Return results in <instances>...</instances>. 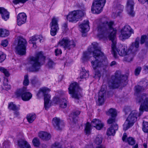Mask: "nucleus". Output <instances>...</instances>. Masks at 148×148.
I'll return each mask as SVG.
<instances>
[{"label":"nucleus","mask_w":148,"mask_h":148,"mask_svg":"<svg viewBox=\"0 0 148 148\" xmlns=\"http://www.w3.org/2000/svg\"><path fill=\"white\" fill-rule=\"evenodd\" d=\"M96 23L98 36L100 38H108L111 41L112 53L114 57L117 58V52L121 56L126 55L127 49L125 47H122L118 49L116 48V30L113 27L114 22L109 21L107 18L103 17L97 20Z\"/></svg>","instance_id":"nucleus-1"},{"label":"nucleus","mask_w":148,"mask_h":148,"mask_svg":"<svg viewBox=\"0 0 148 148\" xmlns=\"http://www.w3.org/2000/svg\"><path fill=\"white\" fill-rule=\"evenodd\" d=\"M92 47L89 48L87 51L84 52L82 60L83 62L87 61L92 53L93 57L95 59L94 61L91 62V65L94 70L103 67L107 65L108 62L106 58L103 53L101 52L96 42L92 43Z\"/></svg>","instance_id":"nucleus-2"},{"label":"nucleus","mask_w":148,"mask_h":148,"mask_svg":"<svg viewBox=\"0 0 148 148\" xmlns=\"http://www.w3.org/2000/svg\"><path fill=\"white\" fill-rule=\"evenodd\" d=\"M128 76L126 75L122 74L121 71H117L112 75L108 81V86L110 88L114 89L120 86H123L127 83Z\"/></svg>","instance_id":"nucleus-3"},{"label":"nucleus","mask_w":148,"mask_h":148,"mask_svg":"<svg viewBox=\"0 0 148 148\" xmlns=\"http://www.w3.org/2000/svg\"><path fill=\"white\" fill-rule=\"evenodd\" d=\"M45 57L41 52L37 53L36 56L30 57L29 63L31 66L28 68V71L31 72L39 71L41 66L45 63Z\"/></svg>","instance_id":"nucleus-4"},{"label":"nucleus","mask_w":148,"mask_h":148,"mask_svg":"<svg viewBox=\"0 0 148 148\" xmlns=\"http://www.w3.org/2000/svg\"><path fill=\"white\" fill-rule=\"evenodd\" d=\"M135 95L137 97L136 101L141 104L140 106L139 110L143 111V110L148 111V95L144 93L139 95L138 93L145 90L141 86H138L135 87Z\"/></svg>","instance_id":"nucleus-5"},{"label":"nucleus","mask_w":148,"mask_h":148,"mask_svg":"<svg viewBox=\"0 0 148 148\" xmlns=\"http://www.w3.org/2000/svg\"><path fill=\"white\" fill-rule=\"evenodd\" d=\"M140 113H138L135 110L132 111L129 115L127 119L123 124V130L126 131L130 127L133 125L134 123L137 121L138 116H140L142 113L143 111H140Z\"/></svg>","instance_id":"nucleus-6"},{"label":"nucleus","mask_w":148,"mask_h":148,"mask_svg":"<svg viewBox=\"0 0 148 148\" xmlns=\"http://www.w3.org/2000/svg\"><path fill=\"white\" fill-rule=\"evenodd\" d=\"M84 15V12L81 10L73 11L70 12L67 16V20L70 22L78 21Z\"/></svg>","instance_id":"nucleus-7"},{"label":"nucleus","mask_w":148,"mask_h":148,"mask_svg":"<svg viewBox=\"0 0 148 148\" xmlns=\"http://www.w3.org/2000/svg\"><path fill=\"white\" fill-rule=\"evenodd\" d=\"M27 45L26 40L22 37H19L18 39V44L15 47L16 52L20 55H24L26 54V48Z\"/></svg>","instance_id":"nucleus-8"},{"label":"nucleus","mask_w":148,"mask_h":148,"mask_svg":"<svg viewBox=\"0 0 148 148\" xmlns=\"http://www.w3.org/2000/svg\"><path fill=\"white\" fill-rule=\"evenodd\" d=\"M91 125L95 127L97 130H99L103 127L104 124L101 121L97 119H93L91 123V124H90L89 122H87L85 129V132L86 134H90Z\"/></svg>","instance_id":"nucleus-9"},{"label":"nucleus","mask_w":148,"mask_h":148,"mask_svg":"<svg viewBox=\"0 0 148 148\" xmlns=\"http://www.w3.org/2000/svg\"><path fill=\"white\" fill-rule=\"evenodd\" d=\"M106 2V0H95L93 2L91 8L92 12L94 14H97L100 13Z\"/></svg>","instance_id":"nucleus-10"},{"label":"nucleus","mask_w":148,"mask_h":148,"mask_svg":"<svg viewBox=\"0 0 148 148\" xmlns=\"http://www.w3.org/2000/svg\"><path fill=\"white\" fill-rule=\"evenodd\" d=\"M26 87L18 89L15 92V95L17 97H21L22 100L24 101L29 100L32 97V94L26 91Z\"/></svg>","instance_id":"nucleus-11"},{"label":"nucleus","mask_w":148,"mask_h":148,"mask_svg":"<svg viewBox=\"0 0 148 148\" xmlns=\"http://www.w3.org/2000/svg\"><path fill=\"white\" fill-rule=\"evenodd\" d=\"M75 45V43L73 40H70L66 38H63L60 40L58 45V46L63 47L65 49H67L69 50L74 48Z\"/></svg>","instance_id":"nucleus-12"},{"label":"nucleus","mask_w":148,"mask_h":148,"mask_svg":"<svg viewBox=\"0 0 148 148\" xmlns=\"http://www.w3.org/2000/svg\"><path fill=\"white\" fill-rule=\"evenodd\" d=\"M69 93L72 95V97L78 99L79 98V85L76 82L71 84L68 88Z\"/></svg>","instance_id":"nucleus-13"},{"label":"nucleus","mask_w":148,"mask_h":148,"mask_svg":"<svg viewBox=\"0 0 148 148\" xmlns=\"http://www.w3.org/2000/svg\"><path fill=\"white\" fill-rule=\"evenodd\" d=\"M121 33L123 39H126L130 36L133 31L130 26L126 25L121 30Z\"/></svg>","instance_id":"nucleus-14"},{"label":"nucleus","mask_w":148,"mask_h":148,"mask_svg":"<svg viewBox=\"0 0 148 148\" xmlns=\"http://www.w3.org/2000/svg\"><path fill=\"white\" fill-rule=\"evenodd\" d=\"M58 20L55 18H53L50 25L51 27L50 33L52 36H55L59 28L58 25Z\"/></svg>","instance_id":"nucleus-15"},{"label":"nucleus","mask_w":148,"mask_h":148,"mask_svg":"<svg viewBox=\"0 0 148 148\" xmlns=\"http://www.w3.org/2000/svg\"><path fill=\"white\" fill-rule=\"evenodd\" d=\"M52 123L54 127L58 130H61L64 127V123L59 118L55 117L53 119Z\"/></svg>","instance_id":"nucleus-16"},{"label":"nucleus","mask_w":148,"mask_h":148,"mask_svg":"<svg viewBox=\"0 0 148 148\" xmlns=\"http://www.w3.org/2000/svg\"><path fill=\"white\" fill-rule=\"evenodd\" d=\"M134 2L133 0H128L127 3V10L128 14L132 16H133L134 13L133 12Z\"/></svg>","instance_id":"nucleus-17"},{"label":"nucleus","mask_w":148,"mask_h":148,"mask_svg":"<svg viewBox=\"0 0 148 148\" xmlns=\"http://www.w3.org/2000/svg\"><path fill=\"white\" fill-rule=\"evenodd\" d=\"M106 95V91L102 88L99 91V93L98 99L97 101V103L99 106L101 105L104 103V97Z\"/></svg>","instance_id":"nucleus-18"},{"label":"nucleus","mask_w":148,"mask_h":148,"mask_svg":"<svg viewBox=\"0 0 148 148\" xmlns=\"http://www.w3.org/2000/svg\"><path fill=\"white\" fill-rule=\"evenodd\" d=\"M17 24L19 26L25 23L26 22L27 16L23 12L19 13L17 17Z\"/></svg>","instance_id":"nucleus-19"},{"label":"nucleus","mask_w":148,"mask_h":148,"mask_svg":"<svg viewBox=\"0 0 148 148\" xmlns=\"http://www.w3.org/2000/svg\"><path fill=\"white\" fill-rule=\"evenodd\" d=\"M53 101L56 103H59L60 106L62 108H64L66 107L67 105V101L65 98H63L60 100L57 97L54 98Z\"/></svg>","instance_id":"nucleus-20"},{"label":"nucleus","mask_w":148,"mask_h":148,"mask_svg":"<svg viewBox=\"0 0 148 148\" xmlns=\"http://www.w3.org/2000/svg\"><path fill=\"white\" fill-rule=\"evenodd\" d=\"M89 22L88 20H84L83 22L79 25L81 31L82 33H85L89 29Z\"/></svg>","instance_id":"nucleus-21"},{"label":"nucleus","mask_w":148,"mask_h":148,"mask_svg":"<svg viewBox=\"0 0 148 148\" xmlns=\"http://www.w3.org/2000/svg\"><path fill=\"white\" fill-rule=\"evenodd\" d=\"M39 137L43 140H48L50 139L51 135L49 133L45 132H42L39 133Z\"/></svg>","instance_id":"nucleus-22"},{"label":"nucleus","mask_w":148,"mask_h":148,"mask_svg":"<svg viewBox=\"0 0 148 148\" xmlns=\"http://www.w3.org/2000/svg\"><path fill=\"white\" fill-rule=\"evenodd\" d=\"M114 127L111 126L108 129L106 132L107 135L108 136H114L115 133V131L118 129V126L117 124H114Z\"/></svg>","instance_id":"nucleus-23"},{"label":"nucleus","mask_w":148,"mask_h":148,"mask_svg":"<svg viewBox=\"0 0 148 148\" xmlns=\"http://www.w3.org/2000/svg\"><path fill=\"white\" fill-rule=\"evenodd\" d=\"M0 13L3 19L7 21L9 17V13L3 7H0Z\"/></svg>","instance_id":"nucleus-24"},{"label":"nucleus","mask_w":148,"mask_h":148,"mask_svg":"<svg viewBox=\"0 0 148 148\" xmlns=\"http://www.w3.org/2000/svg\"><path fill=\"white\" fill-rule=\"evenodd\" d=\"M50 99V96L49 95H44V108L46 110H47L51 106V103H49Z\"/></svg>","instance_id":"nucleus-25"},{"label":"nucleus","mask_w":148,"mask_h":148,"mask_svg":"<svg viewBox=\"0 0 148 148\" xmlns=\"http://www.w3.org/2000/svg\"><path fill=\"white\" fill-rule=\"evenodd\" d=\"M18 144L21 148H31L27 141L23 139H21L18 142Z\"/></svg>","instance_id":"nucleus-26"},{"label":"nucleus","mask_w":148,"mask_h":148,"mask_svg":"<svg viewBox=\"0 0 148 148\" xmlns=\"http://www.w3.org/2000/svg\"><path fill=\"white\" fill-rule=\"evenodd\" d=\"M50 90V89L47 88L43 87L39 90L37 95L39 97L40 94L42 93V95H43L44 96L45 95H48V94H46L45 93L49 92Z\"/></svg>","instance_id":"nucleus-27"},{"label":"nucleus","mask_w":148,"mask_h":148,"mask_svg":"<svg viewBox=\"0 0 148 148\" xmlns=\"http://www.w3.org/2000/svg\"><path fill=\"white\" fill-rule=\"evenodd\" d=\"M82 71L80 73V78L81 79L86 78L89 76V71H86L84 68H82Z\"/></svg>","instance_id":"nucleus-28"},{"label":"nucleus","mask_w":148,"mask_h":148,"mask_svg":"<svg viewBox=\"0 0 148 148\" xmlns=\"http://www.w3.org/2000/svg\"><path fill=\"white\" fill-rule=\"evenodd\" d=\"M106 114L108 115H111L112 117H115L117 115L116 110L113 108L110 109L108 112H106Z\"/></svg>","instance_id":"nucleus-29"},{"label":"nucleus","mask_w":148,"mask_h":148,"mask_svg":"<svg viewBox=\"0 0 148 148\" xmlns=\"http://www.w3.org/2000/svg\"><path fill=\"white\" fill-rule=\"evenodd\" d=\"M9 35L8 31L4 29H0V36L5 37L8 36Z\"/></svg>","instance_id":"nucleus-30"},{"label":"nucleus","mask_w":148,"mask_h":148,"mask_svg":"<svg viewBox=\"0 0 148 148\" xmlns=\"http://www.w3.org/2000/svg\"><path fill=\"white\" fill-rule=\"evenodd\" d=\"M42 38V37L40 36L32 37L29 41V43H35L36 41L38 40H39V41L40 42Z\"/></svg>","instance_id":"nucleus-31"},{"label":"nucleus","mask_w":148,"mask_h":148,"mask_svg":"<svg viewBox=\"0 0 148 148\" xmlns=\"http://www.w3.org/2000/svg\"><path fill=\"white\" fill-rule=\"evenodd\" d=\"M125 56L124 58V61L129 62L132 60L134 57L132 53H131L128 54H127Z\"/></svg>","instance_id":"nucleus-32"},{"label":"nucleus","mask_w":148,"mask_h":148,"mask_svg":"<svg viewBox=\"0 0 148 148\" xmlns=\"http://www.w3.org/2000/svg\"><path fill=\"white\" fill-rule=\"evenodd\" d=\"M36 118V116L35 114H29L27 115V119L28 122L31 123L34 121Z\"/></svg>","instance_id":"nucleus-33"},{"label":"nucleus","mask_w":148,"mask_h":148,"mask_svg":"<svg viewBox=\"0 0 148 148\" xmlns=\"http://www.w3.org/2000/svg\"><path fill=\"white\" fill-rule=\"evenodd\" d=\"M3 88L8 90L11 88V86L8 84V80L6 79L4 80L3 83Z\"/></svg>","instance_id":"nucleus-34"},{"label":"nucleus","mask_w":148,"mask_h":148,"mask_svg":"<svg viewBox=\"0 0 148 148\" xmlns=\"http://www.w3.org/2000/svg\"><path fill=\"white\" fill-rule=\"evenodd\" d=\"M8 108L10 110L14 111L18 110L19 109L17 107L16 105L14 104L12 102H11L9 104Z\"/></svg>","instance_id":"nucleus-35"},{"label":"nucleus","mask_w":148,"mask_h":148,"mask_svg":"<svg viewBox=\"0 0 148 148\" xmlns=\"http://www.w3.org/2000/svg\"><path fill=\"white\" fill-rule=\"evenodd\" d=\"M102 137L101 135H98L95 140V143L97 145L100 144L102 142Z\"/></svg>","instance_id":"nucleus-36"},{"label":"nucleus","mask_w":148,"mask_h":148,"mask_svg":"<svg viewBox=\"0 0 148 148\" xmlns=\"http://www.w3.org/2000/svg\"><path fill=\"white\" fill-rule=\"evenodd\" d=\"M143 130L146 133L148 132V122L143 121Z\"/></svg>","instance_id":"nucleus-37"},{"label":"nucleus","mask_w":148,"mask_h":148,"mask_svg":"<svg viewBox=\"0 0 148 148\" xmlns=\"http://www.w3.org/2000/svg\"><path fill=\"white\" fill-rule=\"evenodd\" d=\"M116 119L114 118H110L107 121V123L108 124H112L111 126L114 127V124H116L115 123Z\"/></svg>","instance_id":"nucleus-38"},{"label":"nucleus","mask_w":148,"mask_h":148,"mask_svg":"<svg viewBox=\"0 0 148 148\" xmlns=\"http://www.w3.org/2000/svg\"><path fill=\"white\" fill-rule=\"evenodd\" d=\"M32 143L35 147H38L40 145V140L37 138H35L32 140Z\"/></svg>","instance_id":"nucleus-39"},{"label":"nucleus","mask_w":148,"mask_h":148,"mask_svg":"<svg viewBox=\"0 0 148 148\" xmlns=\"http://www.w3.org/2000/svg\"><path fill=\"white\" fill-rule=\"evenodd\" d=\"M127 141L129 145H132L135 144L136 142L134 139L131 137L128 138L127 139Z\"/></svg>","instance_id":"nucleus-40"},{"label":"nucleus","mask_w":148,"mask_h":148,"mask_svg":"<svg viewBox=\"0 0 148 148\" xmlns=\"http://www.w3.org/2000/svg\"><path fill=\"white\" fill-rule=\"evenodd\" d=\"M24 78V80L23 82V84L25 86H27L29 85V83L28 75H25Z\"/></svg>","instance_id":"nucleus-41"},{"label":"nucleus","mask_w":148,"mask_h":148,"mask_svg":"<svg viewBox=\"0 0 148 148\" xmlns=\"http://www.w3.org/2000/svg\"><path fill=\"white\" fill-rule=\"evenodd\" d=\"M54 64H55L53 61L49 59L46 66L49 68L51 69L53 68Z\"/></svg>","instance_id":"nucleus-42"},{"label":"nucleus","mask_w":148,"mask_h":148,"mask_svg":"<svg viewBox=\"0 0 148 148\" xmlns=\"http://www.w3.org/2000/svg\"><path fill=\"white\" fill-rule=\"evenodd\" d=\"M0 71L3 73L6 76L8 77L10 75L8 71L4 68L2 67H0Z\"/></svg>","instance_id":"nucleus-43"},{"label":"nucleus","mask_w":148,"mask_h":148,"mask_svg":"<svg viewBox=\"0 0 148 148\" xmlns=\"http://www.w3.org/2000/svg\"><path fill=\"white\" fill-rule=\"evenodd\" d=\"M101 74L99 71H97L95 72V75L93 76L94 78L97 79L99 80L101 77Z\"/></svg>","instance_id":"nucleus-44"},{"label":"nucleus","mask_w":148,"mask_h":148,"mask_svg":"<svg viewBox=\"0 0 148 148\" xmlns=\"http://www.w3.org/2000/svg\"><path fill=\"white\" fill-rule=\"evenodd\" d=\"M6 58V56L4 53L0 51V62L3 61Z\"/></svg>","instance_id":"nucleus-45"},{"label":"nucleus","mask_w":148,"mask_h":148,"mask_svg":"<svg viewBox=\"0 0 148 148\" xmlns=\"http://www.w3.org/2000/svg\"><path fill=\"white\" fill-rule=\"evenodd\" d=\"M141 70V68L140 66L137 67L135 70V74L136 75H138L139 73Z\"/></svg>","instance_id":"nucleus-46"},{"label":"nucleus","mask_w":148,"mask_h":148,"mask_svg":"<svg viewBox=\"0 0 148 148\" xmlns=\"http://www.w3.org/2000/svg\"><path fill=\"white\" fill-rule=\"evenodd\" d=\"M8 43V41L7 40L5 39L2 41L1 45L4 47H6Z\"/></svg>","instance_id":"nucleus-47"},{"label":"nucleus","mask_w":148,"mask_h":148,"mask_svg":"<svg viewBox=\"0 0 148 148\" xmlns=\"http://www.w3.org/2000/svg\"><path fill=\"white\" fill-rule=\"evenodd\" d=\"M147 36L146 35H143L142 36L140 40V43L141 44H143L145 43V39L147 38Z\"/></svg>","instance_id":"nucleus-48"},{"label":"nucleus","mask_w":148,"mask_h":148,"mask_svg":"<svg viewBox=\"0 0 148 148\" xmlns=\"http://www.w3.org/2000/svg\"><path fill=\"white\" fill-rule=\"evenodd\" d=\"M27 0H13V2L15 4H17L19 3H24Z\"/></svg>","instance_id":"nucleus-49"},{"label":"nucleus","mask_w":148,"mask_h":148,"mask_svg":"<svg viewBox=\"0 0 148 148\" xmlns=\"http://www.w3.org/2000/svg\"><path fill=\"white\" fill-rule=\"evenodd\" d=\"M139 40H136L134 44L132 43V45L134 46L136 48H138L139 47Z\"/></svg>","instance_id":"nucleus-50"},{"label":"nucleus","mask_w":148,"mask_h":148,"mask_svg":"<svg viewBox=\"0 0 148 148\" xmlns=\"http://www.w3.org/2000/svg\"><path fill=\"white\" fill-rule=\"evenodd\" d=\"M55 53L56 56H58L62 53V51L60 49H57L55 50Z\"/></svg>","instance_id":"nucleus-51"},{"label":"nucleus","mask_w":148,"mask_h":148,"mask_svg":"<svg viewBox=\"0 0 148 148\" xmlns=\"http://www.w3.org/2000/svg\"><path fill=\"white\" fill-rule=\"evenodd\" d=\"M80 113V112L79 110L75 111L73 112V114L74 115L77 116Z\"/></svg>","instance_id":"nucleus-52"},{"label":"nucleus","mask_w":148,"mask_h":148,"mask_svg":"<svg viewBox=\"0 0 148 148\" xmlns=\"http://www.w3.org/2000/svg\"><path fill=\"white\" fill-rule=\"evenodd\" d=\"M123 8V5L119 4H117L116 5V8L119 10H122Z\"/></svg>","instance_id":"nucleus-53"},{"label":"nucleus","mask_w":148,"mask_h":148,"mask_svg":"<svg viewBox=\"0 0 148 148\" xmlns=\"http://www.w3.org/2000/svg\"><path fill=\"white\" fill-rule=\"evenodd\" d=\"M143 85L141 86L143 88H144L145 89V88L147 87L148 85V83L147 82L145 81H144L143 82Z\"/></svg>","instance_id":"nucleus-54"},{"label":"nucleus","mask_w":148,"mask_h":148,"mask_svg":"<svg viewBox=\"0 0 148 148\" xmlns=\"http://www.w3.org/2000/svg\"><path fill=\"white\" fill-rule=\"evenodd\" d=\"M116 64V62L115 61H112L110 64V66H112Z\"/></svg>","instance_id":"nucleus-55"},{"label":"nucleus","mask_w":148,"mask_h":148,"mask_svg":"<svg viewBox=\"0 0 148 148\" xmlns=\"http://www.w3.org/2000/svg\"><path fill=\"white\" fill-rule=\"evenodd\" d=\"M127 137V135L126 133H124L123 136L122 138V140L123 141H124L125 140V139Z\"/></svg>","instance_id":"nucleus-56"},{"label":"nucleus","mask_w":148,"mask_h":148,"mask_svg":"<svg viewBox=\"0 0 148 148\" xmlns=\"http://www.w3.org/2000/svg\"><path fill=\"white\" fill-rule=\"evenodd\" d=\"M138 1L141 3H143L146 2H147V3L148 4V0H138Z\"/></svg>","instance_id":"nucleus-57"},{"label":"nucleus","mask_w":148,"mask_h":148,"mask_svg":"<svg viewBox=\"0 0 148 148\" xmlns=\"http://www.w3.org/2000/svg\"><path fill=\"white\" fill-rule=\"evenodd\" d=\"M96 148H105V147L103 145H101L100 146L97 147Z\"/></svg>","instance_id":"nucleus-58"},{"label":"nucleus","mask_w":148,"mask_h":148,"mask_svg":"<svg viewBox=\"0 0 148 148\" xmlns=\"http://www.w3.org/2000/svg\"><path fill=\"white\" fill-rule=\"evenodd\" d=\"M138 144H136L135 145L133 146L132 148H138Z\"/></svg>","instance_id":"nucleus-59"},{"label":"nucleus","mask_w":148,"mask_h":148,"mask_svg":"<svg viewBox=\"0 0 148 148\" xmlns=\"http://www.w3.org/2000/svg\"><path fill=\"white\" fill-rule=\"evenodd\" d=\"M144 69L145 70H148V66H144Z\"/></svg>","instance_id":"nucleus-60"},{"label":"nucleus","mask_w":148,"mask_h":148,"mask_svg":"<svg viewBox=\"0 0 148 148\" xmlns=\"http://www.w3.org/2000/svg\"><path fill=\"white\" fill-rule=\"evenodd\" d=\"M14 114L16 116H18L19 114V112L17 111H16L14 112Z\"/></svg>","instance_id":"nucleus-61"},{"label":"nucleus","mask_w":148,"mask_h":148,"mask_svg":"<svg viewBox=\"0 0 148 148\" xmlns=\"http://www.w3.org/2000/svg\"><path fill=\"white\" fill-rule=\"evenodd\" d=\"M59 144L58 143H55V146L56 147H57L59 145Z\"/></svg>","instance_id":"nucleus-62"},{"label":"nucleus","mask_w":148,"mask_h":148,"mask_svg":"<svg viewBox=\"0 0 148 148\" xmlns=\"http://www.w3.org/2000/svg\"><path fill=\"white\" fill-rule=\"evenodd\" d=\"M143 145L145 147V148H147V145L146 143H144Z\"/></svg>","instance_id":"nucleus-63"},{"label":"nucleus","mask_w":148,"mask_h":148,"mask_svg":"<svg viewBox=\"0 0 148 148\" xmlns=\"http://www.w3.org/2000/svg\"><path fill=\"white\" fill-rule=\"evenodd\" d=\"M33 44V47H34L35 48H36V43H32Z\"/></svg>","instance_id":"nucleus-64"}]
</instances>
